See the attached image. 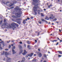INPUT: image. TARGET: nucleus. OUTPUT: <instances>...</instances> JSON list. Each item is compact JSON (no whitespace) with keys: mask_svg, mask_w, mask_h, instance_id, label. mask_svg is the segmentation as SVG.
Returning <instances> with one entry per match:
<instances>
[{"mask_svg":"<svg viewBox=\"0 0 62 62\" xmlns=\"http://www.w3.org/2000/svg\"><path fill=\"white\" fill-rule=\"evenodd\" d=\"M49 19H53V18L51 17H49Z\"/></svg>","mask_w":62,"mask_h":62,"instance_id":"47","label":"nucleus"},{"mask_svg":"<svg viewBox=\"0 0 62 62\" xmlns=\"http://www.w3.org/2000/svg\"><path fill=\"white\" fill-rule=\"evenodd\" d=\"M44 57H46V55H44Z\"/></svg>","mask_w":62,"mask_h":62,"instance_id":"39","label":"nucleus"},{"mask_svg":"<svg viewBox=\"0 0 62 62\" xmlns=\"http://www.w3.org/2000/svg\"><path fill=\"white\" fill-rule=\"evenodd\" d=\"M34 2H36V3H37L38 2V0H32Z\"/></svg>","mask_w":62,"mask_h":62,"instance_id":"19","label":"nucleus"},{"mask_svg":"<svg viewBox=\"0 0 62 62\" xmlns=\"http://www.w3.org/2000/svg\"><path fill=\"white\" fill-rule=\"evenodd\" d=\"M56 23H58V22H56Z\"/></svg>","mask_w":62,"mask_h":62,"instance_id":"63","label":"nucleus"},{"mask_svg":"<svg viewBox=\"0 0 62 62\" xmlns=\"http://www.w3.org/2000/svg\"><path fill=\"white\" fill-rule=\"evenodd\" d=\"M39 23H40V24H41V23L42 22H39Z\"/></svg>","mask_w":62,"mask_h":62,"instance_id":"43","label":"nucleus"},{"mask_svg":"<svg viewBox=\"0 0 62 62\" xmlns=\"http://www.w3.org/2000/svg\"><path fill=\"white\" fill-rule=\"evenodd\" d=\"M59 52L61 54H62V51H59Z\"/></svg>","mask_w":62,"mask_h":62,"instance_id":"28","label":"nucleus"},{"mask_svg":"<svg viewBox=\"0 0 62 62\" xmlns=\"http://www.w3.org/2000/svg\"><path fill=\"white\" fill-rule=\"evenodd\" d=\"M57 39H59V40H60V39H59V38H57Z\"/></svg>","mask_w":62,"mask_h":62,"instance_id":"55","label":"nucleus"},{"mask_svg":"<svg viewBox=\"0 0 62 62\" xmlns=\"http://www.w3.org/2000/svg\"><path fill=\"white\" fill-rule=\"evenodd\" d=\"M10 47H11V45H10L9 46V48H10Z\"/></svg>","mask_w":62,"mask_h":62,"instance_id":"36","label":"nucleus"},{"mask_svg":"<svg viewBox=\"0 0 62 62\" xmlns=\"http://www.w3.org/2000/svg\"><path fill=\"white\" fill-rule=\"evenodd\" d=\"M59 43H58V42L56 44V45H58V44Z\"/></svg>","mask_w":62,"mask_h":62,"instance_id":"44","label":"nucleus"},{"mask_svg":"<svg viewBox=\"0 0 62 62\" xmlns=\"http://www.w3.org/2000/svg\"><path fill=\"white\" fill-rule=\"evenodd\" d=\"M19 49H22V46H21V45H19Z\"/></svg>","mask_w":62,"mask_h":62,"instance_id":"16","label":"nucleus"},{"mask_svg":"<svg viewBox=\"0 0 62 62\" xmlns=\"http://www.w3.org/2000/svg\"><path fill=\"white\" fill-rule=\"evenodd\" d=\"M50 17H53V15L52 14H51L49 16Z\"/></svg>","mask_w":62,"mask_h":62,"instance_id":"26","label":"nucleus"},{"mask_svg":"<svg viewBox=\"0 0 62 62\" xmlns=\"http://www.w3.org/2000/svg\"><path fill=\"white\" fill-rule=\"evenodd\" d=\"M19 20V21H21V19H18Z\"/></svg>","mask_w":62,"mask_h":62,"instance_id":"53","label":"nucleus"},{"mask_svg":"<svg viewBox=\"0 0 62 62\" xmlns=\"http://www.w3.org/2000/svg\"><path fill=\"white\" fill-rule=\"evenodd\" d=\"M57 20V19H56V18H55L53 20V21H56Z\"/></svg>","mask_w":62,"mask_h":62,"instance_id":"33","label":"nucleus"},{"mask_svg":"<svg viewBox=\"0 0 62 62\" xmlns=\"http://www.w3.org/2000/svg\"><path fill=\"white\" fill-rule=\"evenodd\" d=\"M44 10L45 11L46 10V9H44Z\"/></svg>","mask_w":62,"mask_h":62,"instance_id":"62","label":"nucleus"},{"mask_svg":"<svg viewBox=\"0 0 62 62\" xmlns=\"http://www.w3.org/2000/svg\"><path fill=\"white\" fill-rule=\"evenodd\" d=\"M16 47L15 46H14L12 47V50H14V49H15Z\"/></svg>","mask_w":62,"mask_h":62,"instance_id":"14","label":"nucleus"},{"mask_svg":"<svg viewBox=\"0 0 62 62\" xmlns=\"http://www.w3.org/2000/svg\"><path fill=\"white\" fill-rule=\"evenodd\" d=\"M3 54H5V55H8V52L5 51H3Z\"/></svg>","mask_w":62,"mask_h":62,"instance_id":"8","label":"nucleus"},{"mask_svg":"<svg viewBox=\"0 0 62 62\" xmlns=\"http://www.w3.org/2000/svg\"><path fill=\"white\" fill-rule=\"evenodd\" d=\"M57 40H54L53 41H52V42H54V41H55V42H56V41H57Z\"/></svg>","mask_w":62,"mask_h":62,"instance_id":"27","label":"nucleus"},{"mask_svg":"<svg viewBox=\"0 0 62 62\" xmlns=\"http://www.w3.org/2000/svg\"><path fill=\"white\" fill-rule=\"evenodd\" d=\"M36 61H37V60L35 59H34L32 61H31L32 62H36Z\"/></svg>","mask_w":62,"mask_h":62,"instance_id":"12","label":"nucleus"},{"mask_svg":"<svg viewBox=\"0 0 62 62\" xmlns=\"http://www.w3.org/2000/svg\"><path fill=\"white\" fill-rule=\"evenodd\" d=\"M13 8H14V7H11L10 9H12Z\"/></svg>","mask_w":62,"mask_h":62,"instance_id":"35","label":"nucleus"},{"mask_svg":"<svg viewBox=\"0 0 62 62\" xmlns=\"http://www.w3.org/2000/svg\"><path fill=\"white\" fill-rule=\"evenodd\" d=\"M12 52L13 54H15L16 53V52L14 50H12Z\"/></svg>","mask_w":62,"mask_h":62,"instance_id":"11","label":"nucleus"},{"mask_svg":"<svg viewBox=\"0 0 62 62\" xmlns=\"http://www.w3.org/2000/svg\"><path fill=\"white\" fill-rule=\"evenodd\" d=\"M4 61H5V58H4Z\"/></svg>","mask_w":62,"mask_h":62,"instance_id":"56","label":"nucleus"},{"mask_svg":"<svg viewBox=\"0 0 62 62\" xmlns=\"http://www.w3.org/2000/svg\"><path fill=\"white\" fill-rule=\"evenodd\" d=\"M5 51H8V49H5Z\"/></svg>","mask_w":62,"mask_h":62,"instance_id":"38","label":"nucleus"},{"mask_svg":"<svg viewBox=\"0 0 62 62\" xmlns=\"http://www.w3.org/2000/svg\"><path fill=\"white\" fill-rule=\"evenodd\" d=\"M59 30L60 32H61V30Z\"/></svg>","mask_w":62,"mask_h":62,"instance_id":"60","label":"nucleus"},{"mask_svg":"<svg viewBox=\"0 0 62 62\" xmlns=\"http://www.w3.org/2000/svg\"><path fill=\"white\" fill-rule=\"evenodd\" d=\"M60 40V41L61 42H62V40Z\"/></svg>","mask_w":62,"mask_h":62,"instance_id":"48","label":"nucleus"},{"mask_svg":"<svg viewBox=\"0 0 62 62\" xmlns=\"http://www.w3.org/2000/svg\"><path fill=\"white\" fill-rule=\"evenodd\" d=\"M41 16H42V17H44V15H43V14L42 13H41Z\"/></svg>","mask_w":62,"mask_h":62,"instance_id":"24","label":"nucleus"},{"mask_svg":"<svg viewBox=\"0 0 62 62\" xmlns=\"http://www.w3.org/2000/svg\"><path fill=\"white\" fill-rule=\"evenodd\" d=\"M4 43V41H2L1 42H0V44H2V43L3 44Z\"/></svg>","mask_w":62,"mask_h":62,"instance_id":"23","label":"nucleus"},{"mask_svg":"<svg viewBox=\"0 0 62 62\" xmlns=\"http://www.w3.org/2000/svg\"><path fill=\"white\" fill-rule=\"evenodd\" d=\"M41 20H42V21L43 22H44V21L45 22V20L44 19H42Z\"/></svg>","mask_w":62,"mask_h":62,"instance_id":"25","label":"nucleus"},{"mask_svg":"<svg viewBox=\"0 0 62 62\" xmlns=\"http://www.w3.org/2000/svg\"><path fill=\"white\" fill-rule=\"evenodd\" d=\"M27 43L28 44H30V42H29V41H28L27 42Z\"/></svg>","mask_w":62,"mask_h":62,"instance_id":"37","label":"nucleus"},{"mask_svg":"<svg viewBox=\"0 0 62 62\" xmlns=\"http://www.w3.org/2000/svg\"><path fill=\"white\" fill-rule=\"evenodd\" d=\"M18 13L19 14H18V13H16L15 14L16 16L17 17H21V15L22 14V12L21 11H19Z\"/></svg>","mask_w":62,"mask_h":62,"instance_id":"3","label":"nucleus"},{"mask_svg":"<svg viewBox=\"0 0 62 62\" xmlns=\"http://www.w3.org/2000/svg\"><path fill=\"white\" fill-rule=\"evenodd\" d=\"M39 57H41L42 56V54H41L40 53L39 54Z\"/></svg>","mask_w":62,"mask_h":62,"instance_id":"13","label":"nucleus"},{"mask_svg":"<svg viewBox=\"0 0 62 62\" xmlns=\"http://www.w3.org/2000/svg\"><path fill=\"white\" fill-rule=\"evenodd\" d=\"M23 52V50H20L19 52V54H21V53H22Z\"/></svg>","mask_w":62,"mask_h":62,"instance_id":"17","label":"nucleus"},{"mask_svg":"<svg viewBox=\"0 0 62 62\" xmlns=\"http://www.w3.org/2000/svg\"><path fill=\"white\" fill-rule=\"evenodd\" d=\"M11 46H14L13 44H12Z\"/></svg>","mask_w":62,"mask_h":62,"instance_id":"54","label":"nucleus"},{"mask_svg":"<svg viewBox=\"0 0 62 62\" xmlns=\"http://www.w3.org/2000/svg\"><path fill=\"white\" fill-rule=\"evenodd\" d=\"M27 47L30 49H31L30 47V46L29 45Z\"/></svg>","mask_w":62,"mask_h":62,"instance_id":"22","label":"nucleus"},{"mask_svg":"<svg viewBox=\"0 0 62 62\" xmlns=\"http://www.w3.org/2000/svg\"><path fill=\"white\" fill-rule=\"evenodd\" d=\"M24 47H25V48H26V45L25 44H24Z\"/></svg>","mask_w":62,"mask_h":62,"instance_id":"21","label":"nucleus"},{"mask_svg":"<svg viewBox=\"0 0 62 62\" xmlns=\"http://www.w3.org/2000/svg\"><path fill=\"white\" fill-rule=\"evenodd\" d=\"M48 8H50V6H48Z\"/></svg>","mask_w":62,"mask_h":62,"instance_id":"51","label":"nucleus"},{"mask_svg":"<svg viewBox=\"0 0 62 62\" xmlns=\"http://www.w3.org/2000/svg\"><path fill=\"white\" fill-rule=\"evenodd\" d=\"M59 57H61V55H58Z\"/></svg>","mask_w":62,"mask_h":62,"instance_id":"46","label":"nucleus"},{"mask_svg":"<svg viewBox=\"0 0 62 62\" xmlns=\"http://www.w3.org/2000/svg\"><path fill=\"white\" fill-rule=\"evenodd\" d=\"M38 50V51H40V49H39Z\"/></svg>","mask_w":62,"mask_h":62,"instance_id":"59","label":"nucleus"},{"mask_svg":"<svg viewBox=\"0 0 62 62\" xmlns=\"http://www.w3.org/2000/svg\"><path fill=\"white\" fill-rule=\"evenodd\" d=\"M45 22H46V23H48V22L47 21H46V20H45Z\"/></svg>","mask_w":62,"mask_h":62,"instance_id":"40","label":"nucleus"},{"mask_svg":"<svg viewBox=\"0 0 62 62\" xmlns=\"http://www.w3.org/2000/svg\"><path fill=\"white\" fill-rule=\"evenodd\" d=\"M33 54L34 53H31V54H28V56H29L30 57H32V55H33Z\"/></svg>","mask_w":62,"mask_h":62,"instance_id":"9","label":"nucleus"},{"mask_svg":"<svg viewBox=\"0 0 62 62\" xmlns=\"http://www.w3.org/2000/svg\"><path fill=\"white\" fill-rule=\"evenodd\" d=\"M16 25V27H18V24L14 23H13L11 24H9L6 23L5 24L3 23L1 26V27L3 28H4L5 27H6V28H12L13 29V30H14V29L16 28V27L15 26Z\"/></svg>","mask_w":62,"mask_h":62,"instance_id":"1","label":"nucleus"},{"mask_svg":"<svg viewBox=\"0 0 62 62\" xmlns=\"http://www.w3.org/2000/svg\"><path fill=\"white\" fill-rule=\"evenodd\" d=\"M31 19H33V17H31Z\"/></svg>","mask_w":62,"mask_h":62,"instance_id":"45","label":"nucleus"},{"mask_svg":"<svg viewBox=\"0 0 62 62\" xmlns=\"http://www.w3.org/2000/svg\"><path fill=\"white\" fill-rule=\"evenodd\" d=\"M19 43H20V44H22V43H22V42H20Z\"/></svg>","mask_w":62,"mask_h":62,"instance_id":"41","label":"nucleus"},{"mask_svg":"<svg viewBox=\"0 0 62 62\" xmlns=\"http://www.w3.org/2000/svg\"><path fill=\"white\" fill-rule=\"evenodd\" d=\"M52 25H54V23H52Z\"/></svg>","mask_w":62,"mask_h":62,"instance_id":"58","label":"nucleus"},{"mask_svg":"<svg viewBox=\"0 0 62 62\" xmlns=\"http://www.w3.org/2000/svg\"><path fill=\"white\" fill-rule=\"evenodd\" d=\"M17 2V1L15 0H12L11 1V3H10L8 1H7L6 2H3V3L4 4H6L7 6H9V7H11L13 5V4H16Z\"/></svg>","mask_w":62,"mask_h":62,"instance_id":"2","label":"nucleus"},{"mask_svg":"<svg viewBox=\"0 0 62 62\" xmlns=\"http://www.w3.org/2000/svg\"><path fill=\"white\" fill-rule=\"evenodd\" d=\"M34 55V56H36V54H35Z\"/></svg>","mask_w":62,"mask_h":62,"instance_id":"57","label":"nucleus"},{"mask_svg":"<svg viewBox=\"0 0 62 62\" xmlns=\"http://www.w3.org/2000/svg\"><path fill=\"white\" fill-rule=\"evenodd\" d=\"M45 19V20H49V18L47 16H46V18Z\"/></svg>","mask_w":62,"mask_h":62,"instance_id":"15","label":"nucleus"},{"mask_svg":"<svg viewBox=\"0 0 62 62\" xmlns=\"http://www.w3.org/2000/svg\"><path fill=\"white\" fill-rule=\"evenodd\" d=\"M16 16H12V17L13 18H16V17H17Z\"/></svg>","mask_w":62,"mask_h":62,"instance_id":"18","label":"nucleus"},{"mask_svg":"<svg viewBox=\"0 0 62 62\" xmlns=\"http://www.w3.org/2000/svg\"><path fill=\"white\" fill-rule=\"evenodd\" d=\"M2 45L4 46H5V43H4L2 44Z\"/></svg>","mask_w":62,"mask_h":62,"instance_id":"29","label":"nucleus"},{"mask_svg":"<svg viewBox=\"0 0 62 62\" xmlns=\"http://www.w3.org/2000/svg\"><path fill=\"white\" fill-rule=\"evenodd\" d=\"M0 49L1 50H2V49H3V48H2V47L1 46H0Z\"/></svg>","mask_w":62,"mask_h":62,"instance_id":"32","label":"nucleus"},{"mask_svg":"<svg viewBox=\"0 0 62 62\" xmlns=\"http://www.w3.org/2000/svg\"><path fill=\"white\" fill-rule=\"evenodd\" d=\"M38 8H39V7L38 6H34L33 8V10L34 12H35V14H37V12H36V11H37Z\"/></svg>","mask_w":62,"mask_h":62,"instance_id":"4","label":"nucleus"},{"mask_svg":"<svg viewBox=\"0 0 62 62\" xmlns=\"http://www.w3.org/2000/svg\"><path fill=\"white\" fill-rule=\"evenodd\" d=\"M30 59V57L28 58V59H29V60Z\"/></svg>","mask_w":62,"mask_h":62,"instance_id":"61","label":"nucleus"},{"mask_svg":"<svg viewBox=\"0 0 62 62\" xmlns=\"http://www.w3.org/2000/svg\"><path fill=\"white\" fill-rule=\"evenodd\" d=\"M3 21V20H1L0 21V23H2V22Z\"/></svg>","mask_w":62,"mask_h":62,"instance_id":"30","label":"nucleus"},{"mask_svg":"<svg viewBox=\"0 0 62 62\" xmlns=\"http://www.w3.org/2000/svg\"><path fill=\"white\" fill-rule=\"evenodd\" d=\"M27 52L25 50H24V52L23 53H22V54L23 55H24L26 54H27Z\"/></svg>","mask_w":62,"mask_h":62,"instance_id":"7","label":"nucleus"},{"mask_svg":"<svg viewBox=\"0 0 62 62\" xmlns=\"http://www.w3.org/2000/svg\"><path fill=\"white\" fill-rule=\"evenodd\" d=\"M6 56V57H7V60H6V61L7 60H8V59H7V58H8V57H7Z\"/></svg>","mask_w":62,"mask_h":62,"instance_id":"49","label":"nucleus"},{"mask_svg":"<svg viewBox=\"0 0 62 62\" xmlns=\"http://www.w3.org/2000/svg\"><path fill=\"white\" fill-rule=\"evenodd\" d=\"M39 32H38V36H39Z\"/></svg>","mask_w":62,"mask_h":62,"instance_id":"52","label":"nucleus"},{"mask_svg":"<svg viewBox=\"0 0 62 62\" xmlns=\"http://www.w3.org/2000/svg\"><path fill=\"white\" fill-rule=\"evenodd\" d=\"M25 61V58L24 57H23L22 59V60L21 61V62H24Z\"/></svg>","mask_w":62,"mask_h":62,"instance_id":"10","label":"nucleus"},{"mask_svg":"<svg viewBox=\"0 0 62 62\" xmlns=\"http://www.w3.org/2000/svg\"><path fill=\"white\" fill-rule=\"evenodd\" d=\"M26 23V22H25V20H24L23 21V23H24V24H25Z\"/></svg>","mask_w":62,"mask_h":62,"instance_id":"20","label":"nucleus"},{"mask_svg":"<svg viewBox=\"0 0 62 62\" xmlns=\"http://www.w3.org/2000/svg\"><path fill=\"white\" fill-rule=\"evenodd\" d=\"M44 62H46V61H44Z\"/></svg>","mask_w":62,"mask_h":62,"instance_id":"64","label":"nucleus"},{"mask_svg":"<svg viewBox=\"0 0 62 62\" xmlns=\"http://www.w3.org/2000/svg\"><path fill=\"white\" fill-rule=\"evenodd\" d=\"M10 42V40H9V41H7V43H9Z\"/></svg>","mask_w":62,"mask_h":62,"instance_id":"31","label":"nucleus"},{"mask_svg":"<svg viewBox=\"0 0 62 62\" xmlns=\"http://www.w3.org/2000/svg\"><path fill=\"white\" fill-rule=\"evenodd\" d=\"M7 59L8 60H6V62H11L10 60H11V59L9 58H7Z\"/></svg>","mask_w":62,"mask_h":62,"instance_id":"6","label":"nucleus"},{"mask_svg":"<svg viewBox=\"0 0 62 62\" xmlns=\"http://www.w3.org/2000/svg\"><path fill=\"white\" fill-rule=\"evenodd\" d=\"M15 9L16 10L18 11H21V9L19 8V7L18 6L16 7V8L14 9Z\"/></svg>","mask_w":62,"mask_h":62,"instance_id":"5","label":"nucleus"},{"mask_svg":"<svg viewBox=\"0 0 62 62\" xmlns=\"http://www.w3.org/2000/svg\"><path fill=\"white\" fill-rule=\"evenodd\" d=\"M6 22V19H5L4 20V23H5Z\"/></svg>","mask_w":62,"mask_h":62,"instance_id":"34","label":"nucleus"},{"mask_svg":"<svg viewBox=\"0 0 62 62\" xmlns=\"http://www.w3.org/2000/svg\"><path fill=\"white\" fill-rule=\"evenodd\" d=\"M35 41L36 42H37V40H35Z\"/></svg>","mask_w":62,"mask_h":62,"instance_id":"50","label":"nucleus"},{"mask_svg":"<svg viewBox=\"0 0 62 62\" xmlns=\"http://www.w3.org/2000/svg\"><path fill=\"white\" fill-rule=\"evenodd\" d=\"M27 19L28 20H29L30 19V18L29 17H27Z\"/></svg>","mask_w":62,"mask_h":62,"instance_id":"42","label":"nucleus"}]
</instances>
